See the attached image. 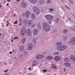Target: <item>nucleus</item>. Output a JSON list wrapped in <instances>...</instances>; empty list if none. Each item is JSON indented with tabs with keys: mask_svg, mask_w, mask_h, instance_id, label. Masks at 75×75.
Listing matches in <instances>:
<instances>
[{
	"mask_svg": "<svg viewBox=\"0 0 75 75\" xmlns=\"http://www.w3.org/2000/svg\"><path fill=\"white\" fill-rule=\"evenodd\" d=\"M69 61H70V59L68 58H66L64 59V61L67 62H68Z\"/></svg>",
	"mask_w": 75,
	"mask_h": 75,
	"instance_id": "obj_20",
	"label": "nucleus"
},
{
	"mask_svg": "<svg viewBox=\"0 0 75 75\" xmlns=\"http://www.w3.org/2000/svg\"><path fill=\"white\" fill-rule=\"evenodd\" d=\"M45 18H46L47 20H52L51 18V15H46L45 16Z\"/></svg>",
	"mask_w": 75,
	"mask_h": 75,
	"instance_id": "obj_10",
	"label": "nucleus"
},
{
	"mask_svg": "<svg viewBox=\"0 0 75 75\" xmlns=\"http://www.w3.org/2000/svg\"><path fill=\"white\" fill-rule=\"evenodd\" d=\"M64 72L65 71V69H64Z\"/></svg>",
	"mask_w": 75,
	"mask_h": 75,
	"instance_id": "obj_61",
	"label": "nucleus"
},
{
	"mask_svg": "<svg viewBox=\"0 0 75 75\" xmlns=\"http://www.w3.org/2000/svg\"><path fill=\"white\" fill-rule=\"evenodd\" d=\"M33 11L34 13L37 15H38L40 13V9L38 7L36 6H34L33 8Z\"/></svg>",
	"mask_w": 75,
	"mask_h": 75,
	"instance_id": "obj_3",
	"label": "nucleus"
},
{
	"mask_svg": "<svg viewBox=\"0 0 75 75\" xmlns=\"http://www.w3.org/2000/svg\"><path fill=\"white\" fill-rule=\"evenodd\" d=\"M33 41L34 43H35V42H36V39L35 38V39H33Z\"/></svg>",
	"mask_w": 75,
	"mask_h": 75,
	"instance_id": "obj_30",
	"label": "nucleus"
},
{
	"mask_svg": "<svg viewBox=\"0 0 75 75\" xmlns=\"http://www.w3.org/2000/svg\"><path fill=\"white\" fill-rule=\"evenodd\" d=\"M31 18L33 20H35V19L36 18V16L35 14L32 13L31 15Z\"/></svg>",
	"mask_w": 75,
	"mask_h": 75,
	"instance_id": "obj_13",
	"label": "nucleus"
},
{
	"mask_svg": "<svg viewBox=\"0 0 75 75\" xmlns=\"http://www.w3.org/2000/svg\"><path fill=\"white\" fill-rule=\"evenodd\" d=\"M19 25H21V23H20V24H19Z\"/></svg>",
	"mask_w": 75,
	"mask_h": 75,
	"instance_id": "obj_57",
	"label": "nucleus"
},
{
	"mask_svg": "<svg viewBox=\"0 0 75 75\" xmlns=\"http://www.w3.org/2000/svg\"><path fill=\"white\" fill-rule=\"evenodd\" d=\"M18 37H15V38H14V39L15 40H16V39H18Z\"/></svg>",
	"mask_w": 75,
	"mask_h": 75,
	"instance_id": "obj_45",
	"label": "nucleus"
},
{
	"mask_svg": "<svg viewBox=\"0 0 75 75\" xmlns=\"http://www.w3.org/2000/svg\"><path fill=\"white\" fill-rule=\"evenodd\" d=\"M65 7H66L68 9H69V10H70V8L69 7L67 6L66 5Z\"/></svg>",
	"mask_w": 75,
	"mask_h": 75,
	"instance_id": "obj_40",
	"label": "nucleus"
},
{
	"mask_svg": "<svg viewBox=\"0 0 75 75\" xmlns=\"http://www.w3.org/2000/svg\"><path fill=\"white\" fill-rule=\"evenodd\" d=\"M51 3V1L49 0L47 1V3Z\"/></svg>",
	"mask_w": 75,
	"mask_h": 75,
	"instance_id": "obj_41",
	"label": "nucleus"
},
{
	"mask_svg": "<svg viewBox=\"0 0 75 75\" xmlns=\"http://www.w3.org/2000/svg\"><path fill=\"white\" fill-rule=\"evenodd\" d=\"M21 33L22 36H24L26 33V30L24 28H23L21 30Z\"/></svg>",
	"mask_w": 75,
	"mask_h": 75,
	"instance_id": "obj_7",
	"label": "nucleus"
},
{
	"mask_svg": "<svg viewBox=\"0 0 75 75\" xmlns=\"http://www.w3.org/2000/svg\"><path fill=\"white\" fill-rule=\"evenodd\" d=\"M30 12L29 11H27L25 13V16L26 18H29L30 17Z\"/></svg>",
	"mask_w": 75,
	"mask_h": 75,
	"instance_id": "obj_11",
	"label": "nucleus"
},
{
	"mask_svg": "<svg viewBox=\"0 0 75 75\" xmlns=\"http://www.w3.org/2000/svg\"><path fill=\"white\" fill-rule=\"evenodd\" d=\"M35 24H33L32 25V28H33V27H35Z\"/></svg>",
	"mask_w": 75,
	"mask_h": 75,
	"instance_id": "obj_38",
	"label": "nucleus"
},
{
	"mask_svg": "<svg viewBox=\"0 0 75 75\" xmlns=\"http://www.w3.org/2000/svg\"><path fill=\"white\" fill-rule=\"evenodd\" d=\"M23 23H27V20H26L25 19H24L23 20Z\"/></svg>",
	"mask_w": 75,
	"mask_h": 75,
	"instance_id": "obj_28",
	"label": "nucleus"
},
{
	"mask_svg": "<svg viewBox=\"0 0 75 75\" xmlns=\"http://www.w3.org/2000/svg\"><path fill=\"white\" fill-rule=\"evenodd\" d=\"M33 63H37V61L36 60H35L33 62Z\"/></svg>",
	"mask_w": 75,
	"mask_h": 75,
	"instance_id": "obj_35",
	"label": "nucleus"
},
{
	"mask_svg": "<svg viewBox=\"0 0 75 75\" xmlns=\"http://www.w3.org/2000/svg\"><path fill=\"white\" fill-rule=\"evenodd\" d=\"M50 18H51V19H52H52H53L54 18V16H52L51 15Z\"/></svg>",
	"mask_w": 75,
	"mask_h": 75,
	"instance_id": "obj_33",
	"label": "nucleus"
},
{
	"mask_svg": "<svg viewBox=\"0 0 75 75\" xmlns=\"http://www.w3.org/2000/svg\"><path fill=\"white\" fill-rule=\"evenodd\" d=\"M31 23H32V21L31 20H28V26H31Z\"/></svg>",
	"mask_w": 75,
	"mask_h": 75,
	"instance_id": "obj_17",
	"label": "nucleus"
},
{
	"mask_svg": "<svg viewBox=\"0 0 75 75\" xmlns=\"http://www.w3.org/2000/svg\"><path fill=\"white\" fill-rule=\"evenodd\" d=\"M49 10L50 12H52V11H54V8H50L49 9Z\"/></svg>",
	"mask_w": 75,
	"mask_h": 75,
	"instance_id": "obj_23",
	"label": "nucleus"
},
{
	"mask_svg": "<svg viewBox=\"0 0 75 75\" xmlns=\"http://www.w3.org/2000/svg\"><path fill=\"white\" fill-rule=\"evenodd\" d=\"M43 27L44 30L45 31H50V27L47 23H45L43 24Z\"/></svg>",
	"mask_w": 75,
	"mask_h": 75,
	"instance_id": "obj_2",
	"label": "nucleus"
},
{
	"mask_svg": "<svg viewBox=\"0 0 75 75\" xmlns=\"http://www.w3.org/2000/svg\"><path fill=\"white\" fill-rule=\"evenodd\" d=\"M69 20H71V19H70V18H69Z\"/></svg>",
	"mask_w": 75,
	"mask_h": 75,
	"instance_id": "obj_59",
	"label": "nucleus"
},
{
	"mask_svg": "<svg viewBox=\"0 0 75 75\" xmlns=\"http://www.w3.org/2000/svg\"><path fill=\"white\" fill-rule=\"evenodd\" d=\"M62 43L61 42H57L56 43V46H57V49L59 51H64L67 49V46L66 45H63Z\"/></svg>",
	"mask_w": 75,
	"mask_h": 75,
	"instance_id": "obj_1",
	"label": "nucleus"
},
{
	"mask_svg": "<svg viewBox=\"0 0 75 75\" xmlns=\"http://www.w3.org/2000/svg\"><path fill=\"white\" fill-rule=\"evenodd\" d=\"M29 1L32 3V4H35L37 3V0H29Z\"/></svg>",
	"mask_w": 75,
	"mask_h": 75,
	"instance_id": "obj_14",
	"label": "nucleus"
},
{
	"mask_svg": "<svg viewBox=\"0 0 75 75\" xmlns=\"http://www.w3.org/2000/svg\"><path fill=\"white\" fill-rule=\"evenodd\" d=\"M33 45L32 44L30 43L28 45L27 47V49L29 51L33 49Z\"/></svg>",
	"mask_w": 75,
	"mask_h": 75,
	"instance_id": "obj_6",
	"label": "nucleus"
},
{
	"mask_svg": "<svg viewBox=\"0 0 75 75\" xmlns=\"http://www.w3.org/2000/svg\"><path fill=\"white\" fill-rule=\"evenodd\" d=\"M70 44L71 45H74L75 44V37H73L71 39Z\"/></svg>",
	"mask_w": 75,
	"mask_h": 75,
	"instance_id": "obj_5",
	"label": "nucleus"
},
{
	"mask_svg": "<svg viewBox=\"0 0 75 75\" xmlns=\"http://www.w3.org/2000/svg\"><path fill=\"white\" fill-rule=\"evenodd\" d=\"M68 40V38L67 37H65L64 38V40L65 41L66 40Z\"/></svg>",
	"mask_w": 75,
	"mask_h": 75,
	"instance_id": "obj_29",
	"label": "nucleus"
},
{
	"mask_svg": "<svg viewBox=\"0 0 75 75\" xmlns=\"http://www.w3.org/2000/svg\"><path fill=\"white\" fill-rule=\"evenodd\" d=\"M53 58H54L53 57L51 56H47L46 57L47 60H52V59H53Z\"/></svg>",
	"mask_w": 75,
	"mask_h": 75,
	"instance_id": "obj_12",
	"label": "nucleus"
},
{
	"mask_svg": "<svg viewBox=\"0 0 75 75\" xmlns=\"http://www.w3.org/2000/svg\"><path fill=\"white\" fill-rule=\"evenodd\" d=\"M64 64L67 67H70L71 66V64L69 63H64Z\"/></svg>",
	"mask_w": 75,
	"mask_h": 75,
	"instance_id": "obj_21",
	"label": "nucleus"
},
{
	"mask_svg": "<svg viewBox=\"0 0 75 75\" xmlns=\"http://www.w3.org/2000/svg\"><path fill=\"white\" fill-rule=\"evenodd\" d=\"M13 17H16V15L15 14H14L13 15Z\"/></svg>",
	"mask_w": 75,
	"mask_h": 75,
	"instance_id": "obj_51",
	"label": "nucleus"
},
{
	"mask_svg": "<svg viewBox=\"0 0 75 75\" xmlns=\"http://www.w3.org/2000/svg\"><path fill=\"white\" fill-rule=\"evenodd\" d=\"M54 55H58V54H59V52H55L54 53Z\"/></svg>",
	"mask_w": 75,
	"mask_h": 75,
	"instance_id": "obj_27",
	"label": "nucleus"
},
{
	"mask_svg": "<svg viewBox=\"0 0 75 75\" xmlns=\"http://www.w3.org/2000/svg\"><path fill=\"white\" fill-rule=\"evenodd\" d=\"M20 0H17V2L19 1H20Z\"/></svg>",
	"mask_w": 75,
	"mask_h": 75,
	"instance_id": "obj_55",
	"label": "nucleus"
},
{
	"mask_svg": "<svg viewBox=\"0 0 75 75\" xmlns=\"http://www.w3.org/2000/svg\"><path fill=\"white\" fill-rule=\"evenodd\" d=\"M33 32L34 35H36L38 33V30L37 29H35L33 30Z\"/></svg>",
	"mask_w": 75,
	"mask_h": 75,
	"instance_id": "obj_8",
	"label": "nucleus"
},
{
	"mask_svg": "<svg viewBox=\"0 0 75 75\" xmlns=\"http://www.w3.org/2000/svg\"><path fill=\"white\" fill-rule=\"evenodd\" d=\"M20 22L21 23H22V20L21 19H20Z\"/></svg>",
	"mask_w": 75,
	"mask_h": 75,
	"instance_id": "obj_49",
	"label": "nucleus"
},
{
	"mask_svg": "<svg viewBox=\"0 0 75 75\" xmlns=\"http://www.w3.org/2000/svg\"><path fill=\"white\" fill-rule=\"evenodd\" d=\"M10 54H12V52H10Z\"/></svg>",
	"mask_w": 75,
	"mask_h": 75,
	"instance_id": "obj_52",
	"label": "nucleus"
},
{
	"mask_svg": "<svg viewBox=\"0 0 75 75\" xmlns=\"http://www.w3.org/2000/svg\"><path fill=\"white\" fill-rule=\"evenodd\" d=\"M31 68H28V69H29V70H30V69H31Z\"/></svg>",
	"mask_w": 75,
	"mask_h": 75,
	"instance_id": "obj_54",
	"label": "nucleus"
},
{
	"mask_svg": "<svg viewBox=\"0 0 75 75\" xmlns=\"http://www.w3.org/2000/svg\"><path fill=\"white\" fill-rule=\"evenodd\" d=\"M71 60H75V57L74 56H71Z\"/></svg>",
	"mask_w": 75,
	"mask_h": 75,
	"instance_id": "obj_25",
	"label": "nucleus"
},
{
	"mask_svg": "<svg viewBox=\"0 0 75 75\" xmlns=\"http://www.w3.org/2000/svg\"><path fill=\"white\" fill-rule=\"evenodd\" d=\"M11 41V42H13V40H12Z\"/></svg>",
	"mask_w": 75,
	"mask_h": 75,
	"instance_id": "obj_60",
	"label": "nucleus"
},
{
	"mask_svg": "<svg viewBox=\"0 0 75 75\" xmlns=\"http://www.w3.org/2000/svg\"><path fill=\"white\" fill-rule=\"evenodd\" d=\"M51 21H50L48 22V23H49L50 24H51Z\"/></svg>",
	"mask_w": 75,
	"mask_h": 75,
	"instance_id": "obj_42",
	"label": "nucleus"
},
{
	"mask_svg": "<svg viewBox=\"0 0 75 75\" xmlns=\"http://www.w3.org/2000/svg\"><path fill=\"white\" fill-rule=\"evenodd\" d=\"M27 34L28 36H30L32 35V31L31 30L29 29L27 30Z\"/></svg>",
	"mask_w": 75,
	"mask_h": 75,
	"instance_id": "obj_9",
	"label": "nucleus"
},
{
	"mask_svg": "<svg viewBox=\"0 0 75 75\" xmlns=\"http://www.w3.org/2000/svg\"><path fill=\"white\" fill-rule=\"evenodd\" d=\"M10 0H8V2H9L10 1Z\"/></svg>",
	"mask_w": 75,
	"mask_h": 75,
	"instance_id": "obj_53",
	"label": "nucleus"
},
{
	"mask_svg": "<svg viewBox=\"0 0 75 75\" xmlns=\"http://www.w3.org/2000/svg\"><path fill=\"white\" fill-rule=\"evenodd\" d=\"M21 7H22V8H25V7H26V3H23L21 5Z\"/></svg>",
	"mask_w": 75,
	"mask_h": 75,
	"instance_id": "obj_16",
	"label": "nucleus"
},
{
	"mask_svg": "<svg viewBox=\"0 0 75 75\" xmlns=\"http://www.w3.org/2000/svg\"><path fill=\"white\" fill-rule=\"evenodd\" d=\"M0 35H1V33H0Z\"/></svg>",
	"mask_w": 75,
	"mask_h": 75,
	"instance_id": "obj_62",
	"label": "nucleus"
},
{
	"mask_svg": "<svg viewBox=\"0 0 75 75\" xmlns=\"http://www.w3.org/2000/svg\"><path fill=\"white\" fill-rule=\"evenodd\" d=\"M4 65H5V66H6V65H7V64H6V63L4 62Z\"/></svg>",
	"mask_w": 75,
	"mask_h": 75,
	"instance_id": "obj_43",
	"label": "nucleus"
},
{
	"mask_svg": "<svg viewBox=\"0 0 75 75\" xmlns=\"http://www.w3.org/2000/svg\"><path fill=\"white\" fill-rule=\"evenodd\" d=\"M59 18H57L55 19V21L56 23H58V22H59Z\"/></svg>",
	"mask_w": 75,
	"mask_h": 75,
	"instance_id": "obj_26",
	"label": "nucleus"
},
{
	"mask_svg": "<svg viewBox=\"0 0 75 75\" xmlns=\"http://www.w3.org/2000/svg\"><path fill=\"white\" fill-rule=\"evenodd\" d=\"M1 7V5H0V7Z\"/></svg>",
	"mask_w": 75,
	"mask_h": 75,
	"instance_id": "obj_64",
	"label": "nucleus"
},
{
	"mask_svg": "<svg viewBox=\"0 0 75 75\" xmlns=\"http://www.w3.org/2000/svg\"><path fill=\"white\" fill-rule=\"evenodd\" d=\"M55 67V65L54 64L52 65V68H54Z\"/></svg>",
	"mask_w": 75,
	"mask_h": 75,
	"instance_id": "obj_34",
	"label": "nucleus"
},
{
	"mask_svg": "<svg viewBox=\"0 0 75 75\" xmlns=\"http://www.w3.org/2000/svg\"><path fill=\"white\" fill-rule=\"evenodd\" d=\"M68 30L67 29H64L63 30V34H65L68 33Z\"/></svg>",
	"mask_w": 75,
	"mask_h": 75,
	"instance_id": "obj_18",
	"label": "nucleus"
},
{
	"mask_svg": "<svg viewBox=\"0 0 75 75\" xmlns=\"http://www.w3.org/2000/svg\"><path fill=\"white\" fill-rule=\"evenodd\" d=\"M45 0H39V3L40 4H42L44 3V1Z\"/></svg>",
	"mask_w": 75,
	"mask_h": 75,
	"instance_id": "obj_19",
	"label": "nucleus"
},
{
	"mask_svg": "<svg viewBox=\"0 0 75 75\" xmlns=\"http://www.w3.org/2000/svg\"><path fill=\"white\" fill-rule=\"evenodd\" d=\"M54 68H55V69H57V67L56 66H55L54 67Z\"/></svg>",
	"mask_w": 75,
	"mask_h": 75,
	"instance_id": "obj_47",
	"label": "nucleus"
},
{
	"mask_svg": "<svg viewBox=\"0 0 75 75\" xmlns=\"http://www.w3.org/2000/svg\"><path fill=\"white\" fill-rule=\"evenodd\" d=\"M55 60L56 61H59L60 60H61V57H56L55 58Z\"/></svg>",
	"mask_w": 75,
	"mask_h": 75,
	"instance_id": "obj_15",
	"label": "nucleus"
},
{
	"mask_svg": "<svg viewBox=\"0 0 75 75\" xmlns=\"http://www.w3.org/2000/svg\"><path fill=\"white\" fill-rule=\"evenodd\" d=\"M4 2L5 3H6V1H4Z\"/></svg>",
	"mask_w": 75,
	"mask_h": 75,
	"instance_id": "obj_58",
	"label": "nucleus"
},
{
	"mask_svg": "<svg viewBox=\"0 0 75 75\" xmlns=\"http://www.w3.org/2000/svg\"><path fill=\"white\" fill-rule=\"evenodd\" d=\"M43 71L44 72H47V70L45 69L43 70Z\"/></svg>",
	"mask_w": 75,
	"mask_h": 75,
	"instance_id": "obj_36",
	"label": "nucleus"
},
{
	"mask_svg": "<svg viewBox=\"0 0 75 75\" xmlns=\"http://www.w3.org/2000/svg\"><path fill=\"white\" fill-rule=\"evenodd\" d=\"M44 57V56L41 54H38L36 56V58L37 59L40 60L42 59Z\"/></svg>",
	"mask_w": 75,
	"mask_h": 75,
	"instance_id": "obj_4",
	"label": "nucleus"
},
{
	"mask_svg": "<svg viewBox=\"0 0 75 75\" xmlns=\"http://www.w3.org/2000/svg\"><path fill=\"white\" fill-rule=\"evenodd\" d=\"M4 75H8V74H4Z\"/></svg>",
	"mask_w": 75,
	"mask_h": 75,
	"instance_id": "obj_50",
	"label": "nucleus"
},
{
	"mask_svg": "<svg viewBox=\"0 0 75 75\" xmlns=\"http://www.w3.org/2000/svg\"><path fill=\"white\" fill-rule=\"evenodd\" d=\"M7 5H8V4H9L7 3Z\"/></svg>",
	"mask_w": 75,
	"mask_h": 75,
	"instance_id": "obj_63",
	"label": "nucleus"
},
{
	"mask_svg": "<svg viewBox=\"0 0 75 75\" xmlns=\"http://www.w3.org/2000/svg\"><path fill=\"white\" fill-rule=\"evenodd\" d=\"M69 1H70V3H71L72 4H74V2H73V1H72L71 0H69Z\"/></svg>",
	"mask_w": 75,
	"mask_h": 75,
	"instance_id": "obj_32",
	"label": "nucleus"
},
{
	"mask_svg": "<svg viewBox=\"0 0 75 75\" xmlns=\"http://www.w3.org/2000/svg\"><path fill=\"white\" fill-rule=\"evenodd\" d=\"M16 64H17V65H18L19 64V62H18V63H16Z\"/></svg>",
	"mask_w": 75,
	"mask_h": 75,
	"instance_id": "obj_48",
	"label": "nucleus"
},
{
	"mask_svg": "<svg viewBox=\"0 0 75 75\" xmlns=\"http://www.w3.org/2000/svg\"><path fill=\"white\" fill-rule=\"evenodd\" d=\"M6 26H7V27H8V24H6Z\"/></svg>",
	"mask_w": 75,
	"mask_h": 75,
	"instance_id": "obj_56",
	"label": "nucleus"
},
{
	"mask_svg": "<svg viewBox=\"0 0 75 75\" xmlns=\"http://www.w3.org/2000/svg\"><path fill=\"white\" fill-rule=\"evenodd\" d=\"M33 65V66H36V64H32Z\"/></svg>",
	"mask_w": 75,
	"mask_h": 75,
	"instance_id": "obj_46",
	"label": "nucleus"
},
{
	"mask_svg": "<svg viewBox=\"0 0 75 75\" xmlns=\"http://www.w3.org/2000/svg\"><path fill=\"white\" fill-rule=\"evenodd\" d=\"M23 54L25 55H27V52L26 51H24Z\"/></svg>",
	"mask_w": 75,
	"mask_h": 75,
	"instance_id": "obj_31",
	"label": "nucleus"
},
{
	"mask_svg": "<svg viewBox=\"0 0 75 75\" xmlns=\"http://www.w3.org/2000/svg\"><path fill=\"white\" fill-rule=\"evenodd\" d=\"M25 42V38H24L23 40H22L21 42L22 44H24Z\"/></svg>",
	"mask_w": 75,
	"mask_h": 75,
	"instance_id": "obj_24",
	"label": "nucleus"
},
{
	"mask_svg": "<svg viewBox=\"0 0 75 75\" xmlns=\"http://www.w3.org/2000/svg\"><path fill=\"white\" fill-rule=\"evenodd\" d=\"M17 23H18L17 21H16L14 22V24H17Z\"/></svg>",
	"mask_w": 75,
	"mask_h": 75,
	"instance_id": "obj_37",
	"label": "nucleus"
},
{
	"mask_svg": "<svg viewBox=\"0 0 75 75\" xmlns=\"http://www.w3.org/2000/svg\"><path fill=\"white\" fill-rule=\"evenodd\" d=\"M8 71V69L6 70H4V71L5 72H7Z\"/></svg>",
	"mask_w": 75,
	"mask_h": 75,
	"instance_id": "obj_39",
	"label": "nucleus"
},
{
	"mask_svg": "<svg viewBox=\"0 0 75 75\" xmlns=\"http://www.w3.org/2000/svg\"><path fill=\"white\" fill-rule=\"evenodd\" d=\"M24 50V46H22L20 47V50L21 51H22Z\"/></svg>",
	"mask_w": 75,
	"mask_h": 75,
	"instance_id": "obj_22",
	"label": "nucleus"
},
{
	"mask_svg": "<svg viewBox=\"0 0 75 75\" xmlns=\"http://www.w3.org/2000/svg\"><path fill=\"white\" fill-rule=\"evenodd\" d=\"M21 58H22L23 57V54H21Z\"/></svg>",
	"mask_w": 75,
	"mask_h": 75,
	"instance_id": "obj_44",
	"label": "nucleus"
}]
</instances>
